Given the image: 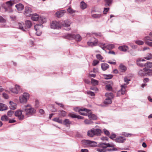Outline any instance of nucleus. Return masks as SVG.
<instances>
[{
    "label": "nucleus",
    "mask_w": 152,
    "mask_h": 152,
    "mask_svg": "<svg viewBox=\"0 0 152 152\" xmlns=\"http://www.w3.org/2000/svg\"><path fill=\"white\" fill-rule=\"evenodd\" d=\"M74 110L78 111L79 113L83 115L88 116V118L93 120H96L97 117L94 114L92 113L91 110H87L85 108H82L79 109L78 108H74Z\"/></svg>",
    "instance_id": "obj_1"
},
{
    "label": "nucleus",
    "mask_w": 152,
    "mask_h": 152,
    "mask_svg": "<svg viewBox=\"0 0 152 152\" xmlns=\"http://www.w3.org/2000/svg\"><path fill=\"white\" fill-rule=\"evenodd\" d=\"M124 81L125 83L121 85V88L119 90L117 93V96H118L121 95H124L125 93V88L126 87V85L129 83V81H130V79L125 77L124 78Z\"/></svg>",
    "instance_id": "obj_2"
},
{
    "label": "nucleus",
    "mask_w": 152,
    "mask_h": 152,
    "mask_svg": "<svg viewBox=\"0 0 152 152\" xmlns=\"http://www.w3.org/2000/svg\"><path fill=\"white\" fill-rule=\"evenodd\" d=\"M30 95L27 93H24L19 96V99L21 103H26L29 99Z\"/></svg>",
    "instance_id": "obj_3"
},
{
    "label": "nucleus",
    "mask_w": 152,
    "mask_h": 152,
    "mask_svg": "<svg viewBox=\"0 0 152 152\" xmlns=\"http://www.w3.org/2000/svg\"><path fill=\"white\" fill-rule=\"evenodd\" d=\"M24 110L25 115L27 117L32 116L36 112V110L34 108L31 107L29 108H25Z\"/></svg>",
    "instance_id": "obj_4"
},
{
    "label": "nucleus",
    "mask_w": 152,
    "mask_h": 152,
    "mask_svg": "<svg viewBox=\"0 0 152 152\" xmlns=\"http://www.w3.org/2000/svg\"><path fill=\"white\" fill-rule=\"evenodd\" d=\"M82 142L84 145L89 147H94L97 145V143L96 142L89 140H84Z\"/></svg>",
    "instance_id": "obj_5"
},
{
    "label": "nucleus",
    "mask_w": 152,
    "mask_h": 152,
    "mask_svg": "<svg viewBox=\"0 0 152 152\" xmlns=\"http://www.w3.org/2000/svg\"><path fill=\"white\" fill-rule=\"evenodd\" d=\"M50 27L53 29H59L61 28L60 21H53L50 23Z\"/></svg>",
    "instance_id": "obj_6"
},
{
    "label": "nucleus",
    "mask_w": 152,
    "mask_h": 152,
    "mask_svg": "<svg viewBox=\"0 0 152 152\" xmlns=\"http://www.w3.org/2000/svg\"><path fill=\"white\" fill-rule=\"evenodd\" d=\"M60 21L61 27L62 26L65 27H67V28L66 29V30H69L70 29V28L69 27L70 26V23L69 20H67Z\"/></svg>",
    "instance_id": "obj_7"
},
{
    "label": "nucleus",
    "mask_w": 152,
    "mask_h": 152,
    "mask_svg": "<svg viewBox=\"0 0 152 152\" xmlns=\"http://www.w3.org/2000/svg\"><path fill=\"white\" fill-rule=\"evenodd\" d=\"M15 115L20 120H23L24 117V115L22 113V111L20 110H17L15 112Z\"/></svg>",
    "instance_id": "obj_8"
},
{
    "label": "nucleus",
    "mask_w": 152,
    "mask_h": 152,
    "mask_svg": "<svg viewBox=\"0 0 152 152\" xmlns=\"http://www.w3.org/2000/svg\"><path fill=\"white\" fill-rule=\"evenodd\" d=\"M43 26L41 24H37L34 26V28L36 32V35L39 36L41 34L42 32L40 29L42 28Z\"/></svg>",
    "instance_id": "obj_9"
},
{
    "label": "nucleus",
    "mask_w": 152,
    "mask_h": 152,
    "mask_svg": "<svg viewBox=\"0 0 152 152\" xmlns=\"http://www.w3.org/2000/svg\"><path fill=\"white\" fill-rule=\"evenodd\" d=\"M139 74L141 76H150L152 75V72L151 71H145V69L140 70Z\"/></svg>",
    "instance_id": "obj_10"
},
{
    "label": "nucleus",
    "mask_w": 152,
    "mask_h": 152,
    "mask_svg": "<svg viewBox=\"0 0 152 152\" xmlns=\"http://www.w3.org/2000/svg\"><path fill=\"white\" fill-rule=\"evenodd\" d=\"M98 40L94 38H92L91 40L87 42V44L89 46H94L97 45Z\"/></svg>",
    "instance_id": "obj_11"
},
{
    "label": "nucleus",
    "mask_w": 152,
    "mask_h": 152,
    "mask_svg": "<svg viewBox=\"0 0 152 152\" xmlns=\"http://www.w3.org/2000/svg\"><path fill=\"white\" fill-rule=\"evenodd\" d=\"M20 87L18 85H16L14 88H9L10 90L12 93L18 94L20 90Z\"/></svg>",
    "instance_id": "obj_12"
},
{
    "label": "nucleus",
    "mask_w": 152,
    "mask_h": 152,
    "mask_svg": "<svg viewBox=\"0 0 152 152\" xmlns=\"http://www.w3.org/2000/svg\"><path fill=\"white\" fill-rule=\"evenodd\" d=\"M144 40L146 45L152 47V42L149 41H152V38H151L149 36H146L144 38Z\"/></svg>",
    "instance_id": "obj_13"
},
{
    "label": "nucleus",
    "mask_w": 152,
    "mask_h": 152,
    "mask_svg": "<svg viewBox=\"0 0 152 152\" xmlns=\"http://www.w3.org/2000/svg\"><path fill=\"white\" fill-rule=\"evenodd\" d=\"M126 140V138L122 136L118 137L115 140L116 142L119 143H123L125 142Z\"/></svg>",
    "instance_id": "obj_14"
},
{
    "label": "nucleus",
    "mask_w": 152,
    "mask_h": 152,
    "mask_svg": "<svg viewBox=\"0 0 152 152\" xmlns=\"http://www.w3.org/2000/svg\"><path fill=\"white\" fill-rule=\"evenodd\" d=\"M31 12V9L29 7H25L24 14L27 17H30Z\"/></svg>",
    "instance_id": "obj_15"
},
{
    "label": "nucleus",
    "mask_w": 152,
    "mask_h": 152,
    "mask_svg": "<svg viewBox=\"0 0 152 152\" xmlns=\"http://www.w3.org/2000/svg\"><path fill=\"white\" fill-rule=\"evenodd\" d=\"M66 12V11L65 10H61L57 12L56 15L58 18H60L63 16Z\"/></svg>",
    "instance_id": "obj_16"
},
{
    "label": "nucleus",
    "mask_w": 152,
    "mask_h": 152,
    "mask_svg": "<svg viewBox=\"0 0 152 152\" xmlns=\"http://www.w3.org/2000/svg\"><path fill=\"white\" fill-rule=\"evenodd\" d=\"M94 136H99L102 132V130L99 129L93 128Z\"/></svg>",
    "instance_id": "obj_17"
},
{
    "label": "nucleus",
    "mask_w": 152,
    "mask_h": 152,
    "mask_svg": "<svg viewBox=\"0 0 152 152\" xmlns=\"http://www.w3.org/2000/svg\"><path fill=\"white\" fill-rule=\"evenodd\" d=\"M118 69L121 72H124L127 69L126 67L122 64H120L118 67Z\"/></svg>",
    "instance_id": "obj_18"
},
{
    "label": "nucleus",
    "mask_w": 152,
    "mask_h": 152,
    "mask_svg": "<svg viewBox=\"0 0 152 152\" xmlns=\"http://www.w3.org/2000/svg\"><path fill=\"white\" fill-rule=\"evenodd\" d=\"M15 4L14 1L10 0L6 2L5 4L8 8H10L11 7Z\"/></svg>",
    "instance_id": "obj_19"
},
{
    "label": "nucleus",
    "mask_w": 152,
    "mask_h": 152,
    "mask_svg": "<svg viewBox=\"0 0 152 152\" xmlns=\"http://www.w3.org/2000/svg\"><path fill=\"white\" fill-rule=\"evenodd\" d=\"M145 61L144 59L142 58H138L136 61L137 64L139 66L142 67L144 66V64L142 63L141 62Z\"/></svg>",
    "instance_id": "obj_20"
},
{
    "label": "nucleus",
    "mask_w": 152,
    "mask_h": 152,
    "mask_svg": "<svg viewBox=\"0 0 152 152\" xmlns=\"http://www.w3.org/2000/svg\"><path fill=\"white\" fill-rule=\"evenodd\" d=\"M101 66L102 69L103 71H105L109 67L108 64L105 63L101 64Z\"/></svg>",
    "instance_id": "obj_21"
},
{
    "label": "nucleus",
    "mask_w": 152,
    "mask_h": 152,
    "mask_svg": "<svg viewBox=\"0 0 152 152\" xmlns=\"http://www.w3.org/2000/svg\"><path fill=\"white\" fill-rule=\"evenodd\" d=\"M118 49L120 51L126 52L129 49L128 47L126 45H123L119 46L118 48Z\"/></svg>",
    "instance_id": "obj_22"
},
{
    "label": "nucleus",
    "mask_w": 152,
    "mask_h": 152,
    "mask_svg": "<svg viewBox=\"0 0 152 152\" xmlns=\"http://www.w3.org/2000/svg\"><path fill=\"white\" fill-rule=\"evenodd\" d=\"M39 17V15H38L37 14H34L31 15V18L33 20L37 21L38 20Z\"/></svg>",
    "instance_id": "obj_23"
},
{
    "label": "nucleus",
    "mask_w": 152,
    "mask_h": 152,
    "mask_svg": "<svg viewBox=\"0 0 152 152\" xmlns=\"http://www.w3.org/2000/svg\"><path fill=\"white\" fill-rule=\"evenodd\" d=\"M10 107V108L12 110H15L17 108V104L16 103L10 101L9 102Z\"/></svg>",
    "instance_id": "obj_24"
},
{
    "label": "nucleus",
    "mask_w": 152,
    "mask_h": 152,
    "mask_svg": "<svg viewBox=\"0 0 152 152\" xmlns=\"http://www.w3.org/2000/svg\"><path fill=\"white\" fill-rule=\"evenodd\" d=\"M15 7L17 10L19 11L22 10L24 8V6L21 3L16 4Z\"/></svg>",
    "instance_id": "obj_25"
},
{
    "label": "nucleus",
    "mask_w": 152,
    "mask_h": 152,
    "mask_svg": "<svg viewBox=\"0 0 152 152\" xmlns=\"http://www.w3.org/2000/svg\"><path fill=\"white\" fill-rule=\"evenodd\" d=\"M63 123L66 126H68L72 124V121L68 119H65L63 121Z\"/></svg>",
    "instance_id": "obj_26"
},
{
    "label": "nucleus",
    "mask_w": 152,
    "mask_h": 152,
    "mask_svg": "<svg viewBox=\"0 0 152 152\" xmlns=\"http://www.w3.org/2000/svg\"><path fill=\"white\" fill-rule=\"evenodd\" d=\"M58 115L61 117H64L66 115V112L63 110H61L58 111Z\"/></svg>",
    "instance_id": "obj_27"
},
{
    "label": "nucleus",
    "mask_w": 152,
    "mask_h": 152,
    "mask_svg": "<svg viewBox=\"0 0 152 152\" xmlns=\"http://www.w3.org/2000/svg\"><path fill=\"white\" fill-rule=\"evenodd\" d=\"M25 28H29L31 27L32 23L29 20H27L25 21Z\"/></svg>",
    "instance_id": "obj_28"
},
{
    "label": "nucleus",
    "mask_w": 152,
    "mask_h": 152,
    "mask_svg": "<svg viewBox=\"0 0 152 152\" xmlns=\"http://www.w3.org/2000/svg\"><path fill=\"white\" fill-rule=\"evenodd\" d=\"M24 26V24L23 23H18V28L22 30L23 31H25L26 28L25 27H24L23 26Z\"/></svg>",
    "instance_id": "obj_29"
},
{
    "label": "nucleus",
    "mask_w": 152,
    "mask_h": 152,
    "mask_svg": "<svg viewBox=\"0 0 152 152\" xmlns=\"http://www.w3.org/2000/svg\"><path fill=\"white\" fill-rule=\"evenodd\" d=\"M65 37L66 39H75V34H68L66 35Z\"/></svg>",
    "instance_id": "obj_30"
},
{
    "label": "nucleus",
    "mask_w": 152,
    "mask_h": 152,
    "mask_svg": "<svg viewBox=\"0 0 152 152\" xmlns=\"http://www.w3.org/2000/svg\"><path fill=\"white\" fill-rule=\"evenodd\" d=\"M93 129L88 130L87 132V135L90 137H93L94 136Z\"/></svg>",
    "instance_id": "obj_31"
},
{
    "label": "nucleus",
    "mask_w": 152,
    "mask_h": 152,
    "mask_svg": "<svg viewBox=\"0 0 152 152\" xmlns=\"http://www.w3.org/2000/svg\"><path fill=\"white\" fill-rule=\"evenodd\" d=\"M144 66L147 69H149L151 68L152 69V62H148L144 64Z\"/></svg>",
    "instance_id": "obj_32"
},
{
    "label": "nucleus",
    "mask_w": 152,
    "mask_h": 152,
    "mask_svg": "<svg viewBox=\"0 0 152 152\" xmlns=\"http://www.w3.org/2000/svg\"><path fill=\"white\" fill-rule=\"evenodd\" d=\"M105 95L106 97V98L109 99H112L113 98V94L112 93H106L105 94Z\"/></svg>",
    "instance_id": "obj_33"
},
{
    "label": "nucleus",
    "mask_w": 152,
    "mask_h": 152,
    "mask_svg": "<svg viewBox=\"0 0 152 152\" xmlns=\"http://www.w3.org/2000/svg\"><path fill=\"white\" fill-rule=\"evenodd\" d=\"M7 109V107L3 104L0 103V110L4 111Z\"/></svg>",
    "instance_id": "obj_34"
},
{
    "label": "nucleus",
    "mask_w": 152,
    "mask_h": 152,
    "mask_svg": "<svg viewBox=\"0 0 152 152\" xmlns=\"http://www.w3.org/2000/svg\"><path fill=\"white\" fill-rule=\"evenodd\" d=\"M46 19L44 17H39L38 21L40 23V24H41L42 25V24L45 22H46Z\"/></svg>",
    "instance_id": "obj_35"
},
{
    "label": "nucleus",
    "mask_w": 152,
    "mask_h": 152,
    "mask_svg": "<svg viewBox=\"0 0 152 152\" xmlns=\"http://www.w3.org/2000/svg\"><path fill=\"white\" fill-rule=\"evenodd\" d=\"M80 6L81 9L84 10L87 7V4L83 1H82L80 2Z\"/></svg>",
    "instance_id": "obj_36"
},
{
    "label": "nucleus",
    "mask_w": 152,
    "mask_h": 152,
    "mask_svg": "<svg viewBox=\"0 0 152 152\" xmlns=\"http://www.w3.org/2000/svg\"><path fill=\"white\" fill-rule=\"evenodd\" d=\"M92 17L95 18H99L102 16V15L101 14H92L91 15Z\"/></svg>",
    "instance_id": "obj_37"
},
{
    "label": "nucleus",
    "mask_w": 152,
    "mask_h": 152,
    "mask_svg": "<svg viewBox=\"0 0 152 152\" xmlns=\"http://www.w3.org/2000/svg\"><path fill=\"white\" fill-rule=\"evenodd\" d=\"M115 46L113 44H109L105 46V48H107L108 49L110 50L114 48Z\"/></svg>",
    "instance_id": "obj_38"
},
{
    "label": "nucleus",
    "mask_w": 152,
    "mask_h": 152,
    "mask_svg": "<svg viewBox=\"0 0 152 152\" xmlns=\"http://www.w3.org/2000/svg\"><path fill=\"white\" fill-rule=\"evenodd\" d=\"M107 143L100 142L99 144V146L100 148H103L104 149L107 148Z\"/></svg>",
    "instance_id": "obj_39"
},
{
    "label": "nucleus",
    "mask_w": 152,
    "mask_h": 152,
    "mask_svg": "<svg viewBox=\"0 0 152 152\" xmlns=\"http://www.w3.org/2000/svg\"><path fill=\"white\" fill-rule=\"evenodd\" d=\"M75 39L77 41H80L82 40L81 36L79 34L75 35Z\"/></svg>",
    "instance_id": "obj_40"
},
{
    "label": "nucleus",
    "mask_w": 152,
    "mask_h": 152,
    "mask_svg": "<svg viewBox=\"0 0 152 152\" xmlns=\"http://www.w3.org/2000/svg\"><path fill=\"white\" fill-rule=\"evenodd\" d=\"M1 120L4 121H6L9 120V118L6 115H4L1 117Z\"/></svg>",
    "instance_id": "obj_41"
},
{
    "label": "nucleus",
    "mask_w": 152,
    "mask_h": 152,
    "mask_svg": "<svg viewBox=\"0 0 152 152\" xmlns=\"http://www.w3.org/2000/svg\"><path fill=\"white\" fill-rule=\"evenodd\" d=\"M113 0H104L106 3L105 5H107L109 6H110L112 3Z\"/></svg>",
    "instance_id": "obj_42"
},
{
    "label": "nucleus",
    "mask_w": 152,
    "mask_h": 152,
    "mask_svg": "<svg viewBox=\"0 0 152 152\" xmlns=\"http://www.w3.org/2000/svg\"><path fill=\"white\" fill-rule=\"evenodd\" d=\"M99 82L97 80L92 79H91V83L93 85L95 86L98 85Z\"/></svg>",
    "instance_id": "obj_43"
},
{
    "label": "nucleus",
    "mask_w": 152,
    "mask_h": 152,
    "mask_svg": "<svg viewBox=\"0 0 152 152\" xmlns=\"http://www.w3.org/2000/svg\"><path fill=\"white\" fill-rule=\"evenodd\" d=\"M96 58L99 61H101L102 62L104 61L102 60L103 59V57L100 54H96Z\"/></svg>",
    "instance_id": "obj_44"
},
{
    "label": "nucleus",
    "mask_w": 152,
    "mask_h": 152,
    "mask_svg": "<svg viewBox=\"0 0 152 152\" xmlns=\"http://www.w3.org/2000/svg\"><path fill=\"white\" fill-rule=\"evenodd\" d=\"M67 11L70 14H72L75 12L76 11L73 9L71 7H69L67 9Z\"/></svg>",
    "instance_id": "obj_45"
},
{
    "label": "nucleus",
    "mask_w": 152,
    "mask_h": 152,
    "mask_svg": "<svg viewBox=\"0 0 152 152\" xmlns=\"http://www.w3.org/2000/svg\"><path fill=\"white\" fill-rule=\"evenodd\" d=\"M112 103L111 99H109L106 98L104 102L105 104H110Z\"/></svg>",
    "instance_id": "obj_46"
},
{
    "label": "nucleus",
    "mask_w": 152,
    "mask_h": 152,
    "mask_svg": "<svg viewBox=\"0 0 152 152\" xmlns=\"http://www.w3.org/2000/svg\"><path fill=\"white\" fill-rule=\"evenodd\" d=\"M135 42L138 45H142L144 44V42L140 40H136Z\"/></svg>",
    "instance_id": "obj_47"
},
{
    "label": "nucleus",
    "mask_w": 152,
    "mask_h": 152,
    "mask_svg": "<svg viewBox=\"0 0 152 152\" xmlns=\"http://www.w3.org/2000/svg\"><path fill=\"white\" fill-rule=\"evenodd\" d=\"M97 45L100 47L103 50H104L105 49V44L102 43H100L99 42L98 44L97 43Z\"/></svg>",
    "instance_id": "obj_48"
},
{
    "label": "nucleus",
    "mask_w": 152,
    "mask_h": 152,
    "mask_svg": "<svg viewBox=\"0 0 152 152\" xmlns=\"http://www.w3.org/2000/svg\"><path fill=\"white\" fill-rule=\"evenodd\" d=\"M53 120L61 124L62 123V120L59 119L58 118H55L53 119Z\"/></svg>",
    "instance_id": "obj_49"
},
{
    "label": "nucleus",
    "mask_w": 152,
    "mask_h": 152,
    "mask_svg": "<svg viewBox=\"0 0 152 152\" xmlns=\"http://www.w3.org/2000/svg\"><path fill=\"white\" fill-rule=\"evenodd\" d=\"M68 116L72 118H77V115H76L74 113H69L68 114Z\"/></svg>",
    "instance_id": "obj_50"
},
{
    "label": "nucleus",
    "mask_w": 152,
    "mask_h": 152,
    "mask_svg": "<svg viewBox=\"0 0 152 152\" xmlns=\"http://www.w3.org/2000/svg\"><path fill=\"white\" fill-rule=\"evenodd\" d=\"M84 122L85 124H91L93 123L92 121L91 120H88L87 119H86L84 121Z\"/></svg>",
    "instance_id": "obj_51"
},
{
    "label": "nucleus",
    "mask_w": 152,
    "mask_h": 152,
    "mask_svg": "<svg viewBox=\"0 0 152 152\" xmlns=\"http://www.w3.org/2000/svg\"><path fill=\"white\" fill-rule=\"evenodd\" d=\"M107 147H111V148H114L115 146L114 144L112 142L110 143H107Z\"/></svg>",
    "instance_id": "obj_52"
},
{
    "label": "nucleus",
    "mask_w": 152,
    "mask_h": 152,
    "mask_svg": "<svg viewBox=\"0 0 152 152\" xmlns=\"http://www.w3.org/2000/svg\"><path fill=\"white\" fill-rule=\"evenodd\" d=\"M106 89L109 91H110L112 90V88L110 84L107 85L106 86Z\"/></svg>",
    "instance_id": "obj_53"
},
{
    "label": "nucleus",
    "mask_w": 152,
    "mask_h": 152,
    "mask_svg": "<svg viewBox=\"0 0 152 152\" xmlns=\"http://www.w3.org/2000/svg\"><path fill=\"white\" fill-rule=\"evenodd\" d=\"M99 63V61L96 60H94L92 63V65L93 66H96Z\"/></svg>",
    "instance_id": "obj_54"
},
{
    "label": "nucleus",
    "mask_w": 152,
    "mask_h": 152,
    "mask_svg": "<svg viewBox=\"0 0 152 152\" xmlns=\"http://www.w3.org/2000/svg\"><path fill=\"white\" fill-rule=\"evenodd\" d=\"M118 151V149L116 148H112L107 149H106V151Z\"/></svg>",
    "instance_id": "obj_55"
},
{
    "label": "nucleus",
    "mask_w": 152,
    "mask_h": 152,
    "mask_svg": "<svg viewBox=\"0 0 152 152\" xmlns=\"http://www.w3.org/2000/svg\"><path fill=\"white\" fill-rule=\"evenodd\" d=\"M152 57V55L150 53H149L148 54V56L145 57V58L147 60H149Z\"/></svg>",
    "instance_id": "obj_56"
},
{
    "label": "nucleus",
    "mask_w": 152,
    "mask_h": 152,
    "mask_svg": "<svg viewBox=\"0 0 152 152\" xmlns=\"http://www.w3.org/2000/svg\"><path fill=\"white\" fill-rule=\"evenodd\" d=\"M14 111L12 110H10L8 111L7 113V115L9 117H11L13 114Z\"/></svg>",
    "instance_id": "obj_57"
},
{
    "label": "nucleus",
    "mask_w": 152,
    "mask_h": 152,
    "mask_svg": "<svg viewBox=\"0 0 152 152\" xmlns=\"http://www.w3.org/2000/svg\"><path fill=\"white\" fill-rule=\"evenodd\" d=\"M96 151L98 152H106V151H107L106 149L100 148H97Z\"/></svg>",
    "instance_id": "obj_58"
},
{
    "label": "nucleus",
    "mask_w": 152,
    "mask_h": 152,
    "mask_svg": "<svg viewBox=\"0 0 152 152\" xmlns=\"http://www.w3.org/2000/svg\"><path fill=\"white\" fill-rule=\"evenodd\" d=\"M109 9H110L109 8H104L103 11V14H106L109 11Z\"/></svg>",
    "instance_id": "obj_59"
},
{
    "label": "nucleus",
    "mask_w": 152,
    "mask_h": 152,
    "mask_svg": "<svg viewBox=\"0 0 152 152\" xmlns=\"http://www.w3.org/2000/svg\"><path fill=\"white\" fill-rule=\"evenodd\" d=\"M4 8L5 12H7L9 13L12 12H13L12 10L10 9V8H7L6 7H4Z\"/></svg>",
    "instance_id": "obj_60"
},
{
    "label": "nucleus",
    "mask_w": 152,
    "mask_h": 152,
    "mask_svg": "<svg viewBox=\"0 0 152 152\" xmlns=\"http://www.w3.org/2000/svg\"><path fill=\"white\" fill-rule=\"evenodd\" d=\"M10 18L12 20L15 21L17 19L16 16L14 15H10Z\"/></svg>",
    "instance_id": "obj_61"
},
{
    "label": "nucleus",
    "mask_w": 152,
    "mask_h": 152,
    "mask_svg": "<svg viewBox=\"0 0 152 152\" xmlns=\"http://www.w3.org/2000/svg\"><path fill=\"white\" fill-rule=\"evenodd\" d=\"M103 131L104 133L107 136H109L110 135V132L108 130L106 129H103Z\"/></svg>",
    "instance_id": "obj_62"
},
{
    "label": "nucleus",
    "mask_w": 152,
    "mask_h": 152,
    "mask_svg": "<svg viewBox=\"0 0 152 152\" xmlns=\"http://www.w3.org/2000/svg\"><path fill=\"white\" fill-rule=\"evenodd\" d=\"M129 45L132 49H135L136 48H137V46L136 45H134L132 43H130Z\"/></svg>",
    "instance_id": "obj_63"
},
{
    "label": "nucleus",
    "mask_w": 152,
    "mask_h": 152,
    "mask_svg": "<svg viewBox=\"0 0 152 152\" xmlns=\"http://www.w3.org/2000/svg\"><path fill=\"white\" fill-rule=\"evenodd\" d=\"M3 96L5 99H8L9 98L8 95L5 93H3Z\"/></svg>",
    "instance_id": "obj_64"
}]
</instances>
